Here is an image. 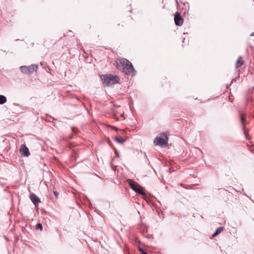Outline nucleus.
Returning <instances> with one entry per match:
<instances>
[{"instance_id": "obj_19", "label": "nucleus", "mask_w": 254, "mask_h": 254, "mask_svg": "<svg viewBox=\"0 0 254 254\" xmlns=\"http://www.w3.org/2000/svg\"><path fill=\"white\" fill-rule=\"evenodd\" d=\"M114 127V128H115V129H117V128H116V127Z\"/></svg>"}, {"instance_id": "obj_10", "label": "nucleus", "mask_w": 254, "mask_h": 254, "mask_svg": "<svg viewBox=\"0 0 254 254\" xmlns=\"http://www.w3.org/2000/svg\"><path fill=\"white\" fill-rule=\"evenodd\" d=\"M224 229V227H218L216 230L215 231V232L213 233V234L212 235V238H214L215 237H216L217 235H218L219 234H220Z\"/></svg>"}, {"instance_id": "obj_18", "label": "nucleus", "mask_w": 254, "mask_h": 254, "mask_svg": "<svg viewBox=\"0 0 254 254\" xmlns=\"http://www.w3.org/2000/svg\"><path fill=\"white\" fill-rule=\"evenodd\" d=\"M142 254H148L147 253H146L145 251V252H142Z\"/></svg>"}, {"instance_id": "obj_2", "label": "nucleus", "mask_w": 254, "mask_h": 254, "mask_svg": "<svg viewBox=\"0 0 254 254\" xmlns=\"http://www.w3.org/2000/svg\"><path fill=\"white\" fill-rule=\"evenodd\" d=\"M101 79L103 84L106 86H110L120 81V78L117 75H112L111 74H105L101 76Z\"/></svg>"}, {"instance_id": "obj_8", "label": "nucleus", "mask_w": 254, "mask_h": 254, "mask_svg": "<svg viewBox=\"0 0 254 254\" xmlns=\"http://www.w3.org/2000/svg\"><path fill=\"white\" fill-rule=\"evenodd\" d=\"M30 198L35 206H37L40 202L39 198L34 193L30 194Z\"/></svg>"}, {"instance_id": "obj_12", "label": "nucleus", "mask_w": 254, "mask_h": 254, "mask_svg": "<svg viewBox=\"0 0 254 254\" xmlns=\"http://www.w3.org/2000/svg\"><path fill=\"white\" fill-rule=\"evenodd\" d=\"M6 102V98L3 96L0 95V104L2 105Z\"/></svg>"}, {"instance_id": "obj_6", "label": "nucleus", "mask_w": 254, "mask_h": 254, "mask_svg": "<svg viewBox=\"0 0 254 254\" xmlns=\"http://www.w3.org/2000/svg\"><path fill=\"white\" fill-rule=\"evenodd\" d=\"M174 21L175 24L178 26H181L183 24L184 19L182 18L181 14L178 12H177L175 14Z\"/></svg>"}, {"instance_id": "obj_16", "label": "nucleus", "mask_w": 254, "mask_h": 254, "mask_svg": "<svg viewBox=\"0 0 254 254\" xmlns=\"http://www.w3.org/2000/svg\"><path fill=\"white\" fill-rule=\"evenodd\" d=\"M139 251L141 253V254H142V252H145V251L141 248H139Z\"/></svg>"}, {"instance_id": "obj_4", "label": "nucleus", "mask_w": 254, "mask_h": 254, "mask_svg": "<svg viewBox=\"0 0 254 254\" xmlns=\"http://www.w3.org/2000/svg\"><path fill=\"white\" fill-rule=\"evenodd\" d=\"M38 65L31 64L29 66L22 65L20 67L21 71L26 74H30L36 71L38 68Z\"/></svg>"}, {"instance_id": "obj_13", "label": "nucleus", "mask_w": 254, "mask_h": 254, "mask_svg": "<svg viewBox=\"0 0 254 254\" xmlns=\"http://www.w3.org/2000/svg\"><path fill=\"white\" fill-rule=\"evenodd\" d=\"M115 140L116 141H117L118 143H120L121 144H123L125 142V140L122 138H120L119 137H115Z\"/></svg>"}, {"instance_id": "obj_15", "label": "nucleus", "mask_w": 254, "mask_h": 254, "mask_svg": "<svg viewBox=\"0 0 254 254\" xmlns=\"http://www.w3.org/2000/svg\"><path fill=\"white\" fill-rule=\"evenodd\" d=\"M54 195L56 198H58V192L56 191H54Z\"/></svg>"}, {"instance_id": "obj_14", "label": "nucleus", "mask_w": 254, "mask_h": 254, "mask_svg": "<svg viewBox=\"0 0 254 254\" xmlns=\"http://www.w3.org/2000/svg\"><path fill=\"white\" fill-rule=\"evenodd\" d=\"M37 228L40 229V230L42 229V225L40 223L38 224Z\"/></svg>"}, {"instance_id": "obj_5", "label": "nucleus", "mask_w": 254, "mask_h": 254, "mask_svg": "<svg viewBox=\"0 0 254 254\" xmlns=\"http://www.w3.org/2000/svg\"><path fill=\"white\" fill-rule=\"evenodd\" d=\"M128 184L130 188L135 192L138 193L141 195H144L145 194V193L143 191L142 188L135 182L129 180L128 181Z\"/></svg>"}, {"instance_id": "obj_11", "label": "nucleus", "mask_w": 254, "mask_h": 254, "mask_svg": "<svg viewBox=\"0 0 254 254\" xmlns=\"http://www.w3.org/2000/svg\"><path fill=\"white\" fill-rule=\"evenodd\" d=\"M240 119H241V122L242 123L243 129L244 130V133H245V126H246L245 120V118L242 114H240Z\"/></svg>"}, {"instance_id": "obj_1", "label": "nucleus", "mask_w": 254, "mask_h": 254, "mask_svg": "<svg viewBox=\"0 0 254 254\" xmlns=\"http://www.w3.org/2000/svg\"><path fill=\"white\" fill-rule=\"evenodd\" d=\"M116 67L118 69L127 75H133L135 71L132 64L125 58L118 59L116 62Z\"/></svg>"}, {"instance_id": "obj_7", "label": "nucleus", "mask_w": 254, "mask_h": 254, "mask_svg": "<svg viewBox=\"0 0 254 254\" xmlns=\"http://www.w3.org/2000/svg\"><path fill=\"white\" fill-rule=\"evenodd\" d=\"M20 152L22 156L25 157H28L30 154L28 148L24 144L21 145Z\"/></svg>"}, {"instance_id": "obj_9", "label": "nucleus", "mask_w": 254, "mask_h": 254, "mask_svg": "<svg viewBox=\"0 0 254 254\" xmlns=\"http://www.w3.org/2000/svg\"><path fill=\"white\" fill-rule=\"evenodd\" d=\"M244 62L242 59V57L241 56H239L236 63V68H238L239 67L241 66L244 64Z\"/></svg>"}, {"instance_id": "obj_17", "label": "nucleus", "mask_w": 254, "mask_h": 254, "mask_svg": "<svg viewBox=\"0 0 254 254\" xmlns=\"http://www.w3.org/2000/svg\"><path fill=\"white\" fill-rule=\"evenodd\" d=\"M250 36H254V32H252V33L250 34Z\"/></svg>"}, {"instance_id": "obj_3", "label": "nucleus", "mask_w": 254, "mask_h": 254, "mask_svg": "<svg viewBox=\"0 0 254 254\" xmlns=\"http://www.w3.org/2000/svg\"><path fill=\"white\" fill-rule=\"evenodd\" d=\"M168 137L166 133L163 132L157 135L154 140L155 145L166 147L168 145Z\"/></svg>"}]
</instances>
